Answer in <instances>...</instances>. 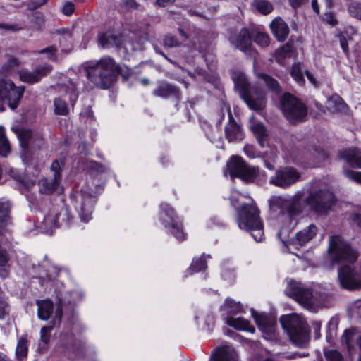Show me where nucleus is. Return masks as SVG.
I'll list each match as a JSON object with an SVG mask.
<instances>
[{
	"mask_svg": "<svg viewBox=\"0 0 361 361\" xmlns=\"http://www.w3.org/2000/svg\"><path fill=\"white\" fill-rule=\"evenodd\" d=\"M116 70L117 66L114 59L104 57L87 66V77L96 87L106 89L113 84Z\"/></svg>",
	"mask_w": 361,
	"mask_h": 361,
	"instance_id": "f257e3e1",
	"label": "nucleus"
},
{
	"mask_svg": "<svg viewBox=\"0 0 361 361\" xmlns=\"http://www.w3.org/2000/svg\"><path fill=\"white\" fill-rule=\"evenodd\" d=\"M238 224L240 229L249 231L257 242H260L264 238L263 224L259 218V210L255 204L241 203L238 210Z\"/></svg>",
	"mask_w": 361,
	"mask_h": 361,
	"instance_id": "f03ea898",
	"label": "nucleus"
},
{
	"mask_svg": "<svg viewBox=\"0 0 361 361\" xmlns=\"http://www.w3.org/2000/svg\"><path fill=\"white\" fill-rule=\"evenodd\" d=\"M327 253L329 264L325 262L324 266L329 269H332L336 264L353 263L357 259V252L338 235L329 237Z\"/></svg>",
	"mask_w": 361,
	"mask_h": 361,
	"instance_id": "7ed1b4c3",
	"label": "nucleus"
},
{
	"mask_svg": "<svg viewBox=\"0 0 361 361\" xmlns=\"http://www.w3.org/2000/svg\"><path fill=\"white\" fill-rule=\"evenodd\" d=\"M280 322L291 341L300 348H304L310 341V329L303 318L297 314L283 316Z\"/></svg>",
	"mask_w": 361,
	"mask_h": 361,
	"instance_id": "20e7f679",
	"label": "nucleus"
},
{
	"mask_svg": "<svg viewBox=\"0 0 361 361\" xmlns=\"http://www.w3.org/2000/svg\"><path fill=\"white\" fill-rule=\"evenodd\" d=\"M232 78L241 98L250 109L260 110L264 108L265 105L264 94L260 93L257 95L255 92L254 89L250 87L243 72L240 71H235L232 75Z\"/></svg>",
	"mask_w": 361,
	"mask_h": 361,
	"instance_id": "39448f33",
	"label": "nucleus"
},
{
	"mask_svg": "<svg viewBox=\"0 0 361 361\" xmlns=\"http://www.w3.org/2000/svg\"><path fill=\"white\" fill-rule=\"evenodd\" d=\"M11 205L8 200L0 199V244L3 242L10 224ZM8 255L5 249L0 245V276L6 278L9 273Z\"/></svg>",
	"mask_w": 361,
	"mask_h": 361,
	"instance_id": "423d86ee",
	"label": "nucleus"
},
{
	"mask_svg": "<svg viewBox=\"0 0 361 361\" xmlns=\"http://www.w3.org/2000/svg\"><path fill=\"white\" fill-rule=\"evenodd\" d=\"M227 169L231 177H237L244 181L252 182L259 173V169L247 164L238 156H232L227 162Z\"/></svg>",
	"mask_w": 361,
	"mask_h": 361,
	"instance_id": "0eeeda50",
	"label": "nucleus"
},
{
	"mask_svg": "<svg viewBox=\"0 0 361 361\" xmlns=\"http://www.w3.org/2000/svg\"><path fill=\"white\" fill-rule=\"evenodd\" d=\"M310 208L319 214L327 212L334 204V196L328 189L313 190L305 199Z\"/></svg>",
	"mask_w": 361,
	"mask_h": 361,
	"instance_id": "6e6552de",
	"label": "nucleus"
},
{
	"mask_svg": "<svg viewBox=\"0 0 361 361\" xmlns=\"http://www.w3.org/2000/svg\"><path fill=\"white\" fill-rule=\"evenodd\" d=\"M285 117L292 123L302 121L307 114L305 106L290 94H285L281 101Z\"/></svg>",
	"mask_w": 361,
	"mask_h": 361,
	"instance_id": "1a4fd4ad",
	"label": "nucleus"
},
{
	"mask_svg": "<svg viewBox=\"0 0 361 361\" xmlns=\"http://www.w3.org/2000/svg\"><path fill=\"white\" fill-rule=\"evenodd\" d=\"M18 139L22 147V160L27 163L29 155L32 149H39L44 145V140L41 135L27 128L19 129L17 132Z\"/></svg>",
	"mask_w": 361,
	"mask_h": 361,
	"instance_id": "9d476101",
	"label": "nucleus"
},
{
	"mask_svg": "<svg viewBox=\"0 0 361 361\" xmlns=\"http://www.w3.org/2000/svg\"><path fill=\"white\" fill-rule=\"evenodd\" d=\"M300 195H295L289 199L280 196H274L269 200V206L271 210L281 212H286L290 217L298 214L302 212L300 203Z\"/></svg>",
	"mask_w": 361,
	"mask_h": 361,
	"instance_id": "9b49d317",
	"label": "nucleus"
},
{
	"mask_svg": "<svg viewBox=\"0 0 361 361\" xmlns=\"http://www.w3.org/2000/svg\"><path fill=\"white\" fill-rule=\"evenodd\" d=\"M338 156L349 166L361 169V149L356 147L345 149L341 151ZM344 174L348 179L361 184V172L345 169Z\"/></svg>",
	"mask_w": 361,
	"mask_h": 361,
	"instance_id": "f8f14e48",
	"label": "nucleus"
},
{
	"mask_svg": "<svg viewBox=\"0 0 361 361\" xmlns=\"http://www.w3.org/2000/svg\"><path fill=\"white\" fill-rule=\"evenodd\" d=\"M161 212L160 218L164 226L178 240H183L186 234L183 232L182 224L177 216H174V211L169 205L163 204L161 206Z\"/></svg>",
	"mask_w": 361,
	"mask_h": 361,
	"instance_id": "ddd939ff",
	"label": "nucleus"
},
{
	"mask_svg": "<svg viewBox=\"0 0 361 361\" xmlns=\"http://www.w3.org/2000/svg\"><path fill=\"white\" fill-rule=\"evenodd\" d=\"M300 179V173L293 167L286 166L277 169L269 178V183L275 186L287 188Z\"/></svg>",
	"mask_w": 361,
	"mask_h": 361,
	"instance_id": "4468645a",
	"label": "nucleus"
},
{
	"mask_svg": "<svg viewBox=\"0 0 361 361\" xmlns=\"http://www.w3.org/2000/svg\"><path fill=\"white\" fill-rule=\"evenodd\" d=\"M24 88L17 87L8 79H0V99L6 100L11 109H15L23 96Z\"/></svg>",
	"mask_w": 361,
	"mask_h": 361,
	"instance_id": "2eb2a0df",
	"label": "nucleus"
},
{
	"mask_svg": "<svg viewBox=\"0 0 361 361\" xmlns=\"http://www.w3.org/2000/svg\"><path fill=\"white\" fill-rule=\"evenodd\" d=\"M338 279L341 286L347 290L361 288L360 267L343 265L338 270Z\"/></svg>",
	"mask_w": 361,
	"mask_h": 361,
	"instance_id": "dca6fc26",
	"label": "nucleus"
},
{
	"mask_svg": "<svg viewBox=\"0 0 361 361\" xmlns=\"http://www.w3.org/2000/svg\"><path fill=\"white\" fill-rule=\"evenodd\" d=\"M38 317L42 320L51 319L53 325L60 323L62 317V307L59 304L54 310L53 302L49 300L37 301Z\"/></svg>",
	"mask_w": 361,
	"mask_h": 361,
	"instance_id": "f3484780",
	"label": "nucleus"
},
{
	"mask_svg": "<svg viewBox=\"0 0 361 361\" xmlns=\"http://www.w3.org/2000/svg\"><path fill=\"white\" fill-rule=\"evenodd\" d=\"M290 288H291L294 299L299 304L311 312L316 311L315 299L310 289L298 283H292Z\"/></svg>",
	"mask_w": 361,
	"mask_h": 361,
	"instance_id": "a211bd4d",
	"label": "nucleus"
},
{
	"mask_svg": "<svg viewBox=\"0 0 361 361\" xmlns=\"http://www.w3.org/2000/svg\"><path fill=\"white\" fill-rule=\"evenodd\" d=\"M252 314L259 329L263 334L264 338L269 341L276 339L277 335L276 333V318L264 314H257L253 310H252Z\"/></svg>",
	"mask_w": 361,
	"mask_h": 361,
	"instance_id": "6ab92c4d",
	"label": "nucleus"
},
{
	"mask_svg": "<svg viewBox=\"0 0 361 361\" xmlns=\"http://www.w3.org/2000/svg\"><path fill=\"white\" fill-rule=\"evenodd\" d=\"M75 208L82 221L88 222L92 218L94 198L88 193L78 192L75 195Z\"/></svg>",
	"mask_w": 361,
	"mask_h": 361,
	"instance_id": "aec40b11",
	"label": "nucleus"
},
{
	"mask_svg": "<svg viewBox=\"0 0 361 361\" xmlns=\"http://www.w3.org/2000/svg\"><path fill=\"white\" fill-rule=\"evenodd\" d=\"M341 341L350 353L357 348L361 350V331L355 329L346 330L341 337Z\"/></svg>",
	"mask_w": 361,
	"mask_h": 361,
	"instance_id": "412c9836",
	"label": "nucleus"
},
{
	"mask_svg": "<svg viewBox=\"0 0 361 361\" xmlns=\"http://www.w3.org/2000/svg\"><path fill=\"white\" fill-rule=\"evenodd\" d=\"M229 41L235 48L243 51H246L251 45L250 32L246 28L241 29L238 34H232Z\"/></svg>",
	"mask_w": 361,
	"mask_h": 361,
	"instance_id": "4be33fe9",
	"label": "nucleus"
},
{
	"mask_svg": "<svg viewBox=\"0 0 361 361\" xmlns=\"http://www.w3.org/2000/svg\"><path fill=\"white\" fill-rule=\"evenodd\" d=\"M209 361H238V355L233 348L224 346L214 350Z\"/></svg>",
	"mask_w": 361,
	"mask_h": 361,
	"instance_id": "5701e85b",
	"label": "nucleus"
},
{
	"mask_svg": "<svg viewBox=\"0 0 361 361\" xmlns=\"http://www.w3.org/2000/svg\"><path fill=\"white\" fill-rule=\"evenodd\" d=\"M98 43L102 48L116 47L120 49L123 44V39L112 33L111 31L99 32L98 35Z\"/></svg>",
	"mask_w": 361,
	"mask_h": 361,
	"instance_id": "b1692460",
	"label": "nucleus"
},
{
	"mask_svg": "<svg viewBox=\"0 0 361 361\" xmlns=\"http://www.w3.org/2000/svg\"><path fill=\"white\" fill-rule=\"evenodd\" d=\"M229 111V122L225 126V136L226 138L229 141H237L241 140L243 137V135L240 126L233 120L231 111Z\"/></svg>",
	"mask_w": 361,
	"mask_h": 361,
	"instance_id": "393cba45",
	"label": "nucleus"
},
{
	"mask_svg": "<svg viewBox=\"0 0 361 361\" xmlns=\"http://www.w3.org/2000/svg\"><path fill=\"white\" fill-rule=\"evenodd\" d=\"M273 35L279 41H284L289 34V28L285 21L281 18H275L270 24Z\"/></svg>",
	"mask_w": 361,
	"mask_h": 361,
	"instance_id": "a878e982",
	"label": "nucleus"
},
{
	"mask_svg": "<svg viewBox=\"0 0 361 361\" xmlns=\"http://www.w3.org/2000/svg\"><path fill=\"white\" fill-rule=\"evenodd\" d=\"M317 233V228L314 224H310L307 227L298 232L295 239V243L303 246L310 241Z\"/></svg>",
	"mask_w": 361,
	"mask_h": 361,
	"instance_id": "bb28decb",
	"label": "nucleus"
},
{
	"mask_svg": "<svg viewBox=\"0 0 361 361\" xmlns=\"http://www.w3.org/2000/svg\"><path fill=\"white\" fill-rule=\"evenodd\" d=\"M226 324L239 331H245L250 333L255 332V327L250 324V322L243 317L234 318L227 316L226 319Z\"/></svg>",
	"mask_w": 361,
	"mask_h": 361,
	"instance_id": "cd10ccee",
	"label": "nucleus"
},
{
	"mask_svg": "<svg viewBox=\"0 0 361 361\" xmlns=\"http://www.w3.org/2000/svg\"><path fill=\"white\" fill-rule=\"evenodd\" d=\"M154 94L161 97L173 96L179 98L180 97L177 88L166 82H160L157 88L154 90Z\"/></svg>",
	"mask_w": 361,
	"mask_h": 361,
	"instance_id": "c85d7f7f",
	"label": "nucleus"
},
{
	"mask_svg": "<svg viewBox=\"0 0 361 361\" xmlns=\"http://www.w3.org/2000/svg\"><path fill=\"white\" fill-rule=\"evenodd\" d=\"M58 214H49L43 218L39 228L42 232L51 234L53 230L58 226Z\"/></svg>",
	"mask_w": 361,
	"mask_h": 361,
	"instance_id": "c756f323",
	"label": "nucleus"
},
{
	"mask_svg": "<svg viewBox=\"0 0 361 361\" xmlns=\"http://www.w3.org/2000/svg\"><path fill=\"white\" fill-rule=\"evenodd\" d=\"M39 187L41 193L50 195L55 191H59V180L55 178L51 180L42 178L39 180Z\"/></svg>",
	"mask_w": 361,
	"mask_h": 361,
	"instance_id": "7c9ffc66",
	"label": "nucleus"
},
{
	"mask_svg": "<svg viewBox=\"0 0 361 361\" xmlns=\"http://www.w3.org/2000/svg\"><path fill=\"white\" fill-rule=\"evenodd\" d=\"M250 128L255 135L259 145L264 147L267 144V133L264 126L262 123L252 122Z\"/></svg>",
	"mask_w": 361,
	"mask_h": 361,
	"instance_id": "2f4dec72",
	"label": "nucleus"
},
{
	"mask_svg": "<svg viewBox=\"0 0 361 361\" xmlns=\"http://www.w3.org/2000/svg\"><path fill=\"white\" fill-rule=\"evenodd\" d=\"M27 350L28 341L27 338L25 337L20 338L16 349V355L18 361H24L27 355Z\"/></svg>",
	"mask_w": 361,
	"mask_h": 361,
	"instance_id": "473e14b6",
	"label": "nucleus"
},
{
	"mask_svg": "<svg viewBox=\"0 0 361 361\" xmlns=\"http://www.w3.org/2000/svg\"><path fill=\"white\" fill-rule=\"evenodd\" d=\"M257 78L259 81L260 82H262L269 90L274 92L279 91V82L274 78L264 73L258 74Z\"/></svg>",
	"mask_w": 361,
	"mask_h": 361,
	"instance_id": "72a5a7b5",
	"label": "nucleus"
},
{
	"mask_svg": "<svg viewBox=\"0 0 361 361\" xmlns=\"http://www.w3.org/2000/svg\"><path fill=\"white\" fill-rule=\"evenodd\" d=\"M221 308L226 312L229 317H232L233 314L243 311L242 306L231 298H227L226 300L225 303Z\"/></svg>",
	"mask_w": 361,
	"mask_h": 361,
	"instance_id": "f704fd0d",
	"label": "nucleus"
},
{
	"mask_svg": "<svg viewBox=\"0 0 361 361\" xmlns=\"http://www.w3.org/2000/svg\"><path fill=\"white\" fill-rule=\"evenodd\" d=\"M207 268L206 256L202 255L200 258L194 259L189 268L190 274L198 272Z\"/></svg>",
	"mask_w": 361,
	"mask_h": 361,
	"instance_id": "c9c22d12",
	"label": "nucleus"
},
{
	"mask_svg": "<svg viewBox=\"0 0 361 361\" xmlns=\"http://www.w3.org/2000/svg\"><path fill=\"white\" fill-rule=\"evenodd\" d=\"M11 147L5 136V130L0 126V154L5 157L10 152Z\"/></svg>",
	"mask_w": 361,
	"mask_h": 361,
	"instance_id": "e433bc0d",
	"label": "nucleus"
},
{
	"mask_svg": "<svg viewBox=\"0 0 361 361\" xmlns=\"http://www.w3.org/2000/svg\"><path fill=\"white\" fill-rule=\"evenodd\" d=\"M338 325V319L335 317H332L328 322L327 324V336L326 340L328 342H331L334 338L336 335L337 327Z\"/></svg>",
	"mask_w": 361,
	"mask_h": 361,
	"instance_id": "4c0bfd02",
	"label": "nucleus"
},
{
	"mask_svg": "<svg viewBox=\"0 0 361 361\" xmlns=\"http://www.w3.org/2000/svg\"><path fill=\"white\" fill-rule=\"evenodd\" d=\"M291 76L299 85L305 84V79L302 75V66L300 63H294L291 68Z\"/></svg>",
	"mask_w": 361,
	"mask_h": 361,
	"instance_id": "58836bf2",
	"label": "nucleus"
},
{
	"mask_svg": "<svg viewBox=\"0 0 361 361\" xmlns=\"http://www.w3.org/2000/svg\"><path fill=\"white\" fill-rule=\"evenodd\" d=\"M20 78L23 82L31 83L37 82L39 80V76L38 75L36 70L32 72L25 71H21L20 73Z\"/></svg>",
	"mask_w": 361,
	"mask_h": 361,
	"instance_id": "ea45409f",
	"label": "nucleus"
},
{
	"mask_svg": "<svg viewBox=\"0 0 361 361\" xmlns=\"http://www.w3.org/2000/svg\"><path fill=\"white\" fill-rule=\"evenodd\" d=\"M54 113L58 115H66L68 113V108L65 101L60 98L55 99L54 102Z\"/></svg>",
	"mask_w": 361,
	"mask_h": 361,
	"instance_id": "a19ab883",
	"label": "nucleus"
},
{
	"mask_svg": "<svg viewBox=\"0 0 361 361\" xmlns=\"http://www.w3.org/2000/svg\"><path fill=\"white\" fill-rule=\"evenodd\" d=\"M256 8L259 12L264 15L269 14L273 10V6L267 0H255Z\"/></svg>",
	"mask_w": 361,
	"mask_h": 361,
	"instance_id": "79ce46f5",
	"label": "nucleus"
},
{
	"mask_svg": "<svg viewBox=\"0 0 361 361\" xmlns=\"http://www.w3.org/2000/svg\"><path fill=\"white\" fill-rule=\"evenodd\" d=\"M293 49L292 46L286 44L283 45L281 49L276 50V59L278 61H281L283 59L290 57L292 54Z\"/></svg>",
	"mask_w": 361,
	"mask_h": 361,
	"instance_id": "37998d69",
	"label": "nucleus"
},
{
	"mask_svg": "<svg viewBox=\"0 0 361 361\" xmlns=\"http://www.w3.org/2000/svg\"><path fill=\"white\" fill-rule=\"evenodd\" d=\"M326 361H343L341 354L336 350H327L324 351Z\"/></svg>",
	"mask_w": 361,
	"mask_h": 361,
	"instance_id": "c03bdc74",
	"label": "nucleus"
},
{
	"mask_svg": "<svg viewBox=\"0 0 361 361\" xmlns=\"http://www.w3.org/2000/svg\"><path fill=\"white\" fill-rule=\"evenodd\" d=\"M39 54H46L47 58L51 61L56 60V48L54 46H50L39 51Z\"/></svg>",
	"mask_w": 361,
	"mask_h": 361,
	"instance_id": "a18cd8bd",
	"label": "nucleus"
},
{
	"mask_svg": "<svg viewBox=\"0 0 361 361\" xmlns=\"http://www.w3.org/2000/svg\"><path fill=\"white\" fill-rule=\"evenodd\" d=\"M348 11L352 16L361 20V4H360L352 3L348 6Z\"/></svg>",
	"mask_w": 361,
	"mask_h": 361,
	"instance_id": "49530a36",
	"label": "nucleus"
},
{
	"mask_svg": "<svg viewBox=\"0 0 361 361\" xmlns=\"http://www.w3.org/2000/svg\"><path fill=\"white\" fill-rule=\"evenodd\" d=\"M255 41L259 45L266 47L269 43V37L267 34L259 32L255 36Z\"/></svg>",
	"mask_w": 361,
	"mask_h": 361,
	"instance_id": "de8ad7c7",
	"label": "nucleus"
},
{
	"mask_svg": "<svg viewBox=\"0 0 361 361\" xmlns=\"http://www.w3.org/2000/svg\"><path fill=\"white\" fill-rule=\"evenodd\" d=\"M52 326H44L40 331V341L44 344H47L50 339L51 331Z\"/></svg>",
	"mask_w": 361,
	"mask_h": 361,
	"instance_id": "09e8293b",
	"label": "nucleus"
},
{
	"mask_svg": "<svg viewBox=\"0 0 361 361\" xmlns=\"http://www.w3.org/2000/svg\"><path fill=\"white\" fill-rule=\"evenodd\" d=\"M35 70L37 72V74L39 76L40 80L42 77L46 76L49 73H51L52 70V66L49 64H44L42 66H39Z\"/></svg>",
	"mask_w": 361,
	"mask_h": 361,
	"instance_id": "8fccbe9b",
	"label": "nucleus"
},
{
	"mask_svg": "<svg viewBox=\"0 0 361 361\" xmlns=\"http://www.w3.org/2000/svg\"><path fill=\"white\" fill-rule=\"evenodd\" d=\"M164 45L166 47H174L179 45V42L173 36H166L164 39Z\"/></svg>",
	"mask_w": 361,
	"mask_h": 361,
	"instance_id": "3c124183",
	"label": "nucleus"
},
{
	"mask_svg": "<svg viewBox=\"0 0 361 361\" xmlns=\"http://www.w3.org/2000/svg\"><path fill=\"white\" fill-rule=\"evenodd\" d=\"M9 307L4 300H0V319H3L8 314Z\"/></svg>",
	"mask_w": 361,
	"mask_h": 361,
	"instance_id": "603ef678",
	"label": "nucleus"
},
{
	"mask_svg": "<svg viewBox=\"0 0 361 361\" xmlns=\"http://www.w3.org/2000/svg\"><path fill=\"white\" fill-rule=\"evenodd\" d=\"M324 20L331 25H336L338 24V20L334 13L331 12H326L324 16Z\"/></svg>",
	"mask_w": 361,
	"mask_h": 361,
	"instance_id": "864d4df0",
	"label": "nucleus"
},
{
	"mask_svg": "<svg viewBox=\"0 0 361 361\" xmlns=\"http://www.w3.org/2000/svg\"><path fill=\"white\" fill-rule=\"evenodd\" d=\"M51 169L52 171L54 172V178L59 180H60L59 171L61 169V164L57 160H55L54 161H53V163L51 166Z\"/></svg>",
	"mask_w": 361,
	"mask_h": 361,
	"instance_id": "5fc2aeb1",
	"label": "nucleus"
},
{
	"mask_svg": "<svg viewBox=\"0 0 361 361\" xmlns=\"http://www.w3.org/2000/svg\"><path fill=\"white\" fill-rule=\"evenodd\" d=\"M75 10V6L72 2H66L62 8L63 13L66 16L73 14Z\"/></svg>",
	"mask_w": 361,
	"mask_h": 361,
	"instance_id": "6e6d98bb",
	"label": "nucleus"
},
{
	"mask_svg": "<svg viewBox=\"0 0 361 361\" xmlns=\"http://www.w3.org/2000/svg\"><path fill=\"white\" fill-rule=\"evenodd\" d=\"M243 150L245 154L250 158H255L257 157L255 147L252 145H245Z\"/></svg>",
	"mask_w": 361,
	"mask_h": 361,
	"instance_id": "4d7b16f0",
	"label": "nucleus"
},
{
	"mask_svg": "<svg viewBox=\"0 0 361 361\" xmlns=\"http://www.w3.org/2000/svg\"><path fill=\"white\" fill-rule=\"evenodd\" d=\"M66 93L68 94L71 102H75L78 97V94L75 91V86L71 84L70 87L66 90Z\"/></svg>",
	"mask_w": 361,
	"mask_h": 361,
	"instance_id": "13d9d810",
	"label": "nucleus"
},
{
	"mask_svg": "<svg viewBox=\"0 0 361 361\" xmlns=\"http://www.w3.org/2000/svg\"><path fill=\"white\" fill-rule=\"evenodd\" d=\"M331 101H334L338 104V106L336 108L337 110L341 111L344 109L345 104L343 102L342 99L340 97L337 95L334 96L331 98L329 102H331Z\"/></svg>",
	"mask_w": 361,
	"mask_h": 361,
	"instance_id": "bf43d9fd",
	"label": "nucleus"
},
{
	"mask_svg": "<svg viewBox=\"0 0 361 361\" xmlns=\"http://www.w3.org/2000/svg\"><path fill=\"white\" fill-rule=\"evenodd\" d=\"M66 39H68L69 41H71V39H72V34L68 30L63 31V32L61 35V37L59 39L60 44H62L63 43V42L66 41Z\"/></svg>",
	"mask_w": 361,
	"mask_h": 361,
	"instance_id": "052dcab7",
	"label": "nucleus"
},
{
	"mask_svg": "<svg viewBox=\"0 0 361 361\" xmlns=\"http://www.w3.org/2000/svg\"><path fill=\"white\" fill-rule=\"evenodd\" d=\"M340 44L343 51L347 54L348 52V44L347 39L343 35L340 37Z\"/></svg>",
	"mask_w": 361,
	"mask_h": 361,
	"instance_id": "680f3d73",
	"label": "nucleus"
},
{
	"mask_svg": "<svg viewBox=\"0 0 361 361\" xmlns=\"http://www.w3.org/2000/svg\"><path fill=\"white\" fill-rule=\"evenodd\" d=\"M327 157H328L327 154L326 153V152L324 150L321 149L320 151H319L317 154V158L319 160L317 165L319 166L320 162L326 160L327 159Z\"/></svg>",
	"mask_w": 361,
	"mask_h": 361,
	"instance_id": "e2e57ef3",
	"label": "nucleus"
},
{
	"mask_svg": "<svg viewBox=\"0 0 361 361\" xmlns=\"http://www.w3.org/2000/svg\"><path fill=\"white\" fill-rule=\"evenodd\" d=\"M0 29H4L7 30H17L19 28L16 25H8L5 23H0Z\"/></svg>",
	"mask_w": 361,
	"mask_h": 361,
	"instance_id": "0e129e2a",
	"label": "nucleus"
},
{
	"mask_svg": "<svg viewBox=\"0 0 361 361\" xmlns=\"http://www.w3.org/2000/svg\"><path fill=\"white\" fill-rule=\"evenodd\" d=\"M174 2V0H157L156 4L159 6L165 7L171 5Z\"/></svg>",
	"mask_w": 361,
	"mask_h": 361,
	"instance_id": "69168bd1",
	"label": "nucleus"
},
{
	"mask_svg": "<svg viewBox=\"0 0 361 361\" xmlns=\"http://www.w3.org/2000/svg\"><path fill=\"white\" fill-rule=\"evenodd\" d=\"M305 75L308 79V80L314 86H317V82L316 79L314 78L313 75L308 71H305Z\"/></svg>",
	"mask_w": 361,
	"mask_h": 361,
	"instance_id": "338daca9",
	"label": "nucleus"
},
{
	"mask_svg": "<svg viewBox=\"0 0 361 361\" xmlns=\"http://www.w3.org/2000/svg\"><path fill=\"white\" fill-rule=\"evenodd\" d=\"M264 154H265V156L267 158L271 159L272 160H274L275 158L277 156V153H276V149H270V155L268 154L267 152H264Z\"/></svg>",
	"mask_w": 361,
	"mask_h": 361,
	"instance_id": "774afa93",
	"label": "nucleus"
}]
</instances>
